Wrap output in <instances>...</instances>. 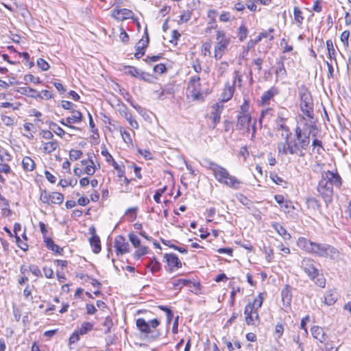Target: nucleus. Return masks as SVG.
I'll return each mask as SVG.
<instances>
[{
  "label": "nucleus",
  "mask_w": 351,
  "mask_h": 351,
  "mask_svg": "<svg viewBox=\"0 0 351 351\" xmlns=\"http://www.w3.org/2000/svg\"><path fill=\"white\" fill-rule=\"evenodd\" d=\"M298 245L306 252L319 257L335 260L339 255V250L332 245L314 242L304 237L298 239Z\"/></svg>",
  "instance_id": "obj_1"
},
{
  "label": "nucleus",
  "mask_w": 351,
  "mask_h": 351,
  "mask_svg": "<svg viewBox=\"0 0 351 351\" xmlns=\"http://www.w3.org/2000/svg\"><path fill=\"white\" fill-rule=\"evenodd\" d=\"M215 169L213 176L217 181L234 190L240 189L242 182L231 176L226 168L219 165Z\"/></svg>",
  "instance_id": "obj_2"
},
{
  "label": "nucleus",
  "mask_w": 351,
  "mask_h": 351,
  "mask_svg": "<svg viewBox=\"0 0 351 351\" xmlns=\"http://www.w3.org/2000/svg\"><path fill=\"white\" fill-rule=\"evenodd\" d=\"M299 97L301 111L312 121L311 120L314 119V105L310 91L306 87L302 86L299 89Z\"/></svg>",
  "instance_id": "obj_3"
},
{
  "label": "nucleus",
  "mask_w": 351,
  "mask_h": 351,
  "mask_svg": "<svg viewBox=\"0 0 351 351\" xmlns=\"http://www.w3.org/2000/svg\"><path fill=\"white\" fill-rule=\"evenodd\" d=\"M136 324L137 328L141 332L146 335L151 334L150 337L153 339H156L160 335L158 331L154 330V329L160 325V322L157 319H154L149 320V322H146L143 318H138L136 319Z\"/></svg>",
  "instance_id": "obj_4"
},
{
  "label": "nucleus",
  "mask_w": 351,
  "mask_h": 351,
  "mask_svg": "<svg viewBox=\"0 0 351 351\" xmlns=\"http://www.w3.org/2000/svg\"><path fill=\"white\" fill-rule=\"evenodd\" d=\"M217 43L215 46V58L216 60L220 59L225 50L230 43V38L226 36L223 30H218L216 35Z\"/></svg>",
  "instance_id": "obj_5"
},
{
  "label": "nucleus",
  "mask_w": 351,
  "mask_h": 351,
  "mask_svg": "<svg viewBox=\"0 0 351 351\" xmlns=\"http://www.w3.org/2000/svg\"><path fill=\"white\" fill-rule=\"evenodd\" d=\"M187 96L193 100L202 99L201 93L200 77L199 75L191 76L188 82Z\"/></svg>",
  "instance_id": "obj_6"
},
{
  "label": "nucleus",
  "mask_w": 351,
  "mask_h": 351,
  "mask_svg": "<svg viewBox=\"0 0 351 351\" xmlns=\"http://www.w3.org/2000/svg\"><path fill=\"white\" fill-rule=\"evenodd\" d=\"M317 190L323 196L325 202H330L332 200L333 188L326 177L319 181Z\"/></svg>",
  "instance_id": "obj_7"
},
{
  "label": "nucleus",
  "mask_w": 351,
  "mask_h": 351,
  "mask_svg": "<svg viewBox=\"0 0 351 351\" xmlns=\"http://www.w3.org/2000/svg\"><path fill=\"white\" fill-rule=\"evenodd\" d=\"M302 268L308 277L314 280L318 274V269L315 266V261L310 258L303 259L302 261Z\"/></svg>",
  "instance_id": "obj_8"
},
{
  "label": "nucleus",
  "mask_w": 351,
  "mask_h": 351,
  "mask_svg": "<svg viewBox=\"0 0 351 351\" xmlns=\"http://www.w3.org/2000/svg\"><path fill=\"white\" fill-rule=\"evenodd\" d=\"M252 121V117L248 113H241L237 117V130H247L250 131V125Z\"/></svg>",
  "instance_id": "obj_9"
},
{
  "label": "nucleus",
  "mask_w": 351,
  "mask_h": 351,
  "mask_svg": "<svg viewBox=\"0 0 351 351\" xmlns=\"http://www.w3.org/2000/svg\"><path fill=\"white\" fill-rule=\"evenodd\" d=\"M244 313L245 315V321L248 325H256L258 321V313L257 310L253 309V306L246 305Z\"/></svg>",
  "instance_id": "obj_10"
},
{
  "label": "nucleus",
  "mask_w": 351,
  "mask_h": 351,
  "mask_svg": "<svg viewBox=\"0 0 351 351\" xmlns=\"http://www.w3.org/2000/svg\"><path fill=\"white\" fill-rule=\"evenodd\" d=\"M114 247L117 254H123L130 252V245L126 242L123 236H118L115 238Z\"/></svg>",
  "instance_id": "obj_11"
},
{
  "label": "nucleus",
  "mask_w": 351,
  "mask_h": 351,
  "mask_svg": "<svg viewBox=\"0 0 351 351\" xmlns=\"http://www.w3.org/2000/svg\"><path fill=\"white\" fill-rule=\"evenodd\" d=\"M306 126L309 128V132L308 135H305L304 137H302L301 138H298V145L299 148H301L302 149L306 150L310 143V137L309 134L312 132V130H314L315 128V125L314 121H311L309 124L305 123Z\"/></svg>",
  "instance_id": "obj_12"
},
{
  "label": "nucleus",
  "mask_w": 351,
  "mask_h": 351,
  "mask_svg": "<svg viewBox=\"0 0 351 351\" xmlns=\"http://www.w3.org/2000/svg\"><path fill=\"white\" fill-rule=\"evenodd\" d=\"M234 86L235 80L233 81L232 85H230L228 83L226 84L223 93L221 95V102H226L232 97L235 90Z\"/></svg>",
  "instance_id": "obj_13"
},
{
  "label": "nucleus",
  "mask_w": 351,
  "mask_h": 351,
  "mask_svg": "<svg viewBox=\"0 0 351 351\" xmlns=\"http://www.w3.org/2000/svg\"><path fill=\"white\" fill-rule=\"evenodd\" d=\"M326 179L331 183L332 186H335L339 188L342 184V180L341 176L337 173H334L330 171H328L326 173Z\"/></svg>",
  "instance_id": "obj_14"
},
{
  "label": "nucleus",
  "mask_w": 351,
  "mask_h": 351,
  "mask_svg": "<svg viewBox=\"0 0 351 351\" xmlns=\"http://www.w3.org/2000/svg\"><path fill=\"white\" fill-rule=\"evenodd\" d=\"M311 334L313 337L321 343H325L327 339V335L324 333L322 328L318 326H313L311 328Z\"/></svg>",
  "instance_id": "obj_15"
},
{
  "label": "nucleus",
  "mask_w": 351,
  "mask_h": 351,
  "mask_svg": "<svg viewBox=\"0 0 351 351\" xmlns=\"http://www.w3.org/2000/svg\"><path fill=\"white\" fill-rule=\"evenodd\" d=\"M165 258L170 267L171 271H172V267L180 268L182 267V263L176 254H165Z\"/></svg>",
  "instance_id": "obj_16"
},
{
  "label": "nucleus",
  "mask_w": 351,
  "mask_h": 351,
  "mask_svg": "<svg viewBox=\"0 0 351 351\" xmlns=\"http://www.w3.org/2000/svg\"><path fill=\"white\" fill-rule=\"evenodd\" d=\"M133 12L128 9L123 8L114 10L112 16L119 21H123L132 16Z\"/></svg>",
  "instance_id": "obj_17"
},
{
  "label": "nucleus",
  "mask_w": 351,
  "mask_h": 351,
  "mask_svg": "<svg viewBox=\"0 0 351 351\" xmlns=\"http://www.w3.org/2000/svg\"><path fill=\"white\" fill-rule=\"evenodd\" d=\"M281 297L283 305L286 307L289 306L291 302L292 293L290 286L287 285L281 291Z\"/></svg>",
  "instance_id": "obj_18"
},
{
  "label": "nucleus",
  "mask_w": 351,
  "mask_h": 351,
  "mask_svg": "<svg viewBox=\"0 0 351 351\" xmlns=\"http://www.w3.org/2000/svg\"><path fill=\"white\" fill-rule=\"evenodd\" d=\"M214 112L212 113V119L214 123V128L219 123L221 114L223 110V105L221 103H217L213 106Z\"/></svg>",
  "instance_id": "obj_19"
},
{
  "label": "nucleus",
  "mask_w": 351,
  "mask_h": 351,
  "mask_svg": "<svg viewBox=\"0 0 351 351\" xmlns=\"http://www.w3.org/2000/svg\"><path fill=\"white\" fill-rule=\"evenodd\" d=\"M338 293L335 289L328 290L324 296V303L328 306L333 305L338 299Z\"/></svg>",
  "instance_id": "obj_20"
},
{
  "label": "nucleus",
  "mask_w": 351,
  "mask_h": 351,
  "mask_svg": "<svg viewBox=\"0 0 351 351\" xmlns=\"http://www.w3.org/2000/svg\"><path fill=\"white\" fill-rule=\"evenodd\" d=\"M278 94V90L276 87H271L268 90L263 93L261 96V103L263 105L267 104L269 101L275 95Z\"/></svg>",
  "instance_id": "obj_21"
},
{
  "label": "nucleus",
  "mask_w": 351,
  "mask_h": 351,
  "mask_svg": "<svg viewBox=\"0 0 351 351\" xmlns=\"http://www.w3.org/2000/svg\"><path fill=\"white\" fill-rule=\"evenodd\" d=\"M291 132H287L286 134L285 140L287 143V147L289 149V154H295V153H298L299 150V147L298 143L295 141H290L289 136H291Z\"/></svg>",
  "instance_id": "obj_22"
},
{
  "label": "nucleus",
  "mask_w": 351,
  "mask_h": 351,
  "mask_svg": "<svg viewBox=\"0 0 351 351\" xmlns=\"http://www.w3.org/2000/svg\"><path fill=\"white\" fill-rule=\"evenodd\" d=\"M45 242L46 243L47 247L49 250L53 251L57 254L60 255L62 254L63 249L56 245L51 238H46L45 239Z\"/></svg>",
  "instance_id": "obj_23"
},
{
  "label": "nucleus",
  "mask_w": 351,
  "mask_h": 351,
  "mask_svg": "<svg viewBox=\"0 0 351 351\" xmlns=\"http://www.w3.org/2000/svg\"><path fill=\"white\" fill-rule=\"evenodd\" d=\"M43 145V149L44 152L47 154L52 153L59 147V143L56 140H52L49 142L44 143Z\"/></svg>",
  "instance_id": "obj_24"
},
{
  "label": "nucleus",
  "mask_w": 351,
  "mask_h": 351,
  "mask_svg": "<svg viewBox=\"0 0 351 351\" xmlns=\"http://www.w3.org/2000/svg\"><path fill=\"white\" fill-rule=\"evenodd\" d=\"M272 227L275 229V230L283 237L284 239L287 240L291 239V235L287 232V230L280 223H274L272 224Z\"/></svg>",
  "instance_id": "obj_25"
},
{
  "label": "nucleus",
  "mask_w": 351,
  "mask_h": 351,
  "mask_svg": "<svg viewBox=\"0 0 351 351\" xmlns=\"http://www.w3.org/2000/svg\"><path fill=\"white\" fill-rule=\"evenodd\" d=\"M72 115L68 117L66 119V123L69 124L80 123L82 120V114L78 110H73Z\"/></svg>",
  "instance_id": "obj_26"
},
{
  "label": "nucleus",
  "mask_w": 351,
  "mask_h": 351,
  "mask_svg": "<svg viewBox=\"0 0 351 351\" xmlns=\"http://www.w3.org/2000/svg\"><path fill=\"white\" fill-rule=\"evenodd\" d=\"M145 34L146 36V39L145 40L141 39L136 43V45L135 46L136 51H144L145 52V49L147 48V47L148 45L149 39V36H148L147 28L145 29Z\"/></svg>",
  "instance_id": "obj_27"
},
{
  "label": "nucleus",
  "mask_w": 351,
  "mask_h": 351,
  "mask_svg": "<svg viewBox=\"0 0 351 351\" xmlns=\"http://www.w3.org/2000/svg\"><path fill=\"white\" fill-rule=\"evenodd\" d=\"M191 282L190 280L186 279H177L173 278L171 281L172 288L178 290H180L184 286L187 285Z\"/></svg>",
  "instance_id": "obj_28"
},
{
  "label": "nucleus",
  "mask_w": 351,
  "mask_h": 351,
  "mask_svg": "<svg viewBox=\"0 0 351 351\" xmlns=\"http://www.w3.org/2000/svg\"><path fill=\"white\" fill-rule=\"evenodd\" d=\"M90 243L93 247V251L94 253H99L101 250V244H100V239L99 238V237L97 236H93L90 239Z\"/></svg>",
  "instance_id": "obj_29"
},
{
  "label": "nucleus",
  "mask_w": 351,
  "mask_h": 351,
  "mask_svg": "<svg viewBox=\"0 0 351 351\" xmlns=\"http://www.w3.org/2000/svg\"><path fill=\"white\" fill-rule=\"evenodd\" d=\"M50 204H60L64 200V195L58 192H53L50 194Z\"/></svg>",
  "instance_id": "obj_30"
},
{
  "label": "nucleus",
  "mask_w": 351,
  "mask_h": 351,
  "mask_svg": "<svg viewBox=\"0 0 351 351\" xmlns=\"http://www.w3.org/2000/svg\"><path fill=\"white\" fill-rule=\"evenodd\" d=\"M273 113L274 110L271 108H267L263 110L259 118L260 124H262L263 121H265L266 119L269 120L273 116Z\"/></svg>",
  "instance_id": "obj_31"
},
{
  "label": "nucleus",
  "mask_w": 351,
  "mask_h": 351,
  "mask_svg": "<svg viewBox=\"0 0 351 351\" xmlns=\"http://www.w3.org/2000/svg\"><path fill=\"white\" fill-rule=\"evenodd\" d=\"M23 167L26 171H33L35 167L34 161L29 157H25L22 161Z\"/></svg>",
  "instance_id": "obj_32"
},
{
  "label": "nucleus",
  "mask_w": 351,
  "mask_h": 351,
  "mask_svg": "<svg viewBox=\"0 0 351 351\" xmlns=\"http://www.w3.org/2000/svg\"><path fill=\"white\" fill-rule=\"evenodd\" d=\"M17 92L25 95L32 96L36 97L37 91L35 89L29 87H20L17 90Z\"/></svg>",
  "instance_id": "obj_33"
},
{
  "label": "nucleus",
  "mask_w": 351,
  "mask_h": 351,
  "mask_svg": "<svg viewBox=\"0 0 351 351\" xmlns=\"http://www.w3.org/2000/svg\"><path fill=\"white\" fill-rule=\"evenodd\" d=\"M147 267L150 268V270L152 273L157 272L160 269V263L156 260V258H153L147 264Z\"/></svg>",
  "instance_id": "obj_34"
},
{
  "label": "nucleus",
  "mask_w": 351,
  "mask_h": 351,
  "mask_svg": "<svg viewBox=\"0 0 351 351\" xmlns=\"http://www.w3.org/2000/svg\"><path fill=\"white\" fill-rule=\"evenodd\" d=\"M49 129L52 130L58 136H60V137H62L64 134H65V132L64 131V130L60 128V126H58L56 123L54 122H50L49 123Z\"/></svg>",
  "instance_id": "obj_35"
},
{
  "label": "nucleus",
  "mask_w": 351,
  "mask_h": 351,
  "mask_svg": "<svg viewBox=\"0 0 351 351\" xmlns=\"http://www.w3.org/2000/svg\"><path fill=\"white\" fill-rule=\"evenodd\" d=\"M138 209V207H132L127 209L125 215L128 216L130 221H133L136 219Z\"/></svg>",
  "instance_id": "obj_36"
},
{
  "label": "nucleus",
  "mask_w": 351,
  "mask_h": 351,
  "mask_svg": "<svg viewBox=\"0 0 351 351\" xmlns=\"http://www.w3.org/2000/svg\"><path fill=\"white\" fill-rule=\"evenodd\" d=\"M276 74L278 76H282V77H285L286 75L287 71H286L283 61L280 60V61L277 62Z\"/></svg>",
  "instance_id": "obj_37"
},
{
  "label": "nucleus",
  "mask_w": 351,
  "mask_h": 351,
  "mask_svg": "<svg viewBox=\"0 0 351 351\" xmlns=\"http://www.w3.org/2000/svg\"><path fill=\"white\" fill-rule=\"evenodd\" d=\"M139 69L132 66H125L123 71L125 73L136 77L138 75Z\"/></svg>",
  "instance_id": "obj_38"
},
{
  "label": "nucleus",
  "mask_w": 351,
  "mask_h": 351,
  "mask_svg": "<svg viewBox=\"0 0 351 351\" xmlns=\"http://www.w3.org/2000/svg\"><path fill=\"white\" fill-rule=\"evenodd\" d=\"M293 15L294 19L298 24H302L303 23L304 18L302 16V12L298 7L293 8Z\"/></svg>",
  "instance_id": "obj_39"
},
{
  "label": "nucleus",
  "mask_w": 351,
  "mask_h": 351,
  "mask_svg": "<svg viewBox=\"0 0 351 351\" xmlns=\"http://www.w3.org/2000/svg\"><path fill=\"white\" fill-rule=\"evenodd\" d=\"M263 302L262 293H260L254 300L253 303H248L247 305L253 306V309L257 310L261 308Z\"/></svg>",
  "instance_id": "obj_40"
},
{
  "label": "nucleus",
  "mask_w": 351,
  "mask_h": 351,
  "mask_svg": "<svg viewBox=\"0 0 351 351\" xmlns=\"http://www.w3.org/2000/svg\"><path fill=\"white\" fill-rule=\"evenodd\" d=\"M138 249L136 250V252L134 254V256L136 259L140 258L142 256L145 255L148 253L147 247L140 245V247H138Z\"/></svg>",
  "instance_id": "obj_41"
},
{
  "label": "nucleus",
  "mask_w": 351,
  "mask_h": 351,
  "mask_svg": "<svg viewBox=\"0 0 351 351\" xmlns=\"http://www.w3.org/2000/svg\"><path fill=\"white\" fill-rule=\"evenodd\" d=\"M136 77L147 82H152L153 80V77L152 75H150L148 73L142 71L141 70L139 71L138 75H137Z\"/></svg>",
  "instance_id": "obj_42"
},
{
  "label": "nucleus",
  "mask_w": 351,
  "mask_h": 351,
  "mask_svg": "<svg viewBox=\"0 0 351 351\" xmlns=\"http://www.w3.org/2000/svg\"><path fill=\"white\" fill-rule=\"evenodd\" d=\"M219 165L210 161V160L205 159L203 160V166L205 167L206 169L212 171L213 173H214V171H215V168L219 166Z\"/></svg>",
  "instance_id": "obj_43"
},
{
  "label": "nucleus",
  "mask_w": 351,
  "mask_h": 351,
  "mask_svg": "<svg viewBox=\"0 0 351 351\" xmlns=\"http://www.w3.org/2000/svg\"><path fill=\"white\" fill-rule=\"evenodd\" d=\"M93 325L90 322H84L80 328V335H84L93 329Z\"/></svg>",
  "instance_id": "obj_44"
},
{
  "label": "nucleus",
  "mask_w": 351,
  "mask_h": 351,
  "mask_svg": "<svg viewBox=\"0 0 351 351\" xmlns=\"http://www.w3.org/2000/svg\"><path fill=\"white\" fill-rule=\"evenodd\" d=\"M282 113H278V118L277 119V125L278 127V129H282L285 131L286 134L287 132H290L289 128L284 125L285 119L281 117L282 115Z\"/></svg>",
  "instance_id": "obj_45"
},
{
  "label": "nucleus",
  "mask_w": 351,
  "mask_h": 351,
  "mask_svg": "<svg viewBox=\"0 0 351 351\" xmlns=\"http://www.w3.org/2000/svg\"><path fill=\"white\" fill-rule=\"evenodd\" d=\"M278 154L287 155L289 154V149L287 147V143L286 141L281 142L278 144Z\"/></svg>",
  "instance_id": "obj_46"
},
{
  "label": "nucleus",
  "mask_w": 351,
  "mask_h": 351,
  "mask_svg": "<svg viewBox=\"0 0 351 351\" xmlns=\"http://www.w3.org/2000/svg\"><path fill=\"white\" fill-rule=\"evenodd\" d=\"M120 114L123 117L128 121L130 120L133 117L131 112L128 110V108L125 106H123L119 109Z\"/></svg>",
  "instance_id": "obj_47"
},
{
  "label": "nucleus",
  "mask_w": 351,
  "mask_h": 351,
  "mask_svg": "<svg viewBox=\"0 0 351 351\" xmlns=\"http://www.w3.org/2000/svg\"><path fill=\"white\" fill-rule=\"evenodd\" d=\"M248 30L244 25H241L239 29L238 37L240 41H243L247 36Z\"/></svg>",
  "instance_id": "obj_48"
},
{
  "label": "nucleus",
  "mask_w": 351,
  "mask_h": 351,
  "mask_svg": "<svg viewBox=\"0 0 351 351\" xmlns=\"http://www.w3.org/2000/svg\"><path fill=\"white\" fill-rule=\"evenodd\" d=\"M312 146L313 147L314 149H316V152L317 154H321V151L324 150L322 141L317 138H315L313 141Z\"/></svg>",
  "instance_id": "obj_49"
},
{
  "label": "nucleus",
  "mask_w": 351,
  "mask_h": 351,
  "mask_svg": "<svg viewBox=\"0 0 351 351\" xmlns=\"http://www.w3.org/2000/svg\"><path fill=\"white\" fill-rule=\"evenodd\" d=\"M130 241L132 243L134 247H140L141 241L139 238L133 233H130L128 236Z\"/></svg>",
  "instance_id": "obj_50"
},
{
  "label": "nucleus",
  "mask_w": 351,
  "mask_h": 351,
  "mask_svg": "<svg viewBox=\"0 0 351 351\" xmlns=\"http://www.w3.org/2000/svg\"><path fill=\"white\" fill-rule=\"evenodd\" d=\"M82 154L83 153L80 150L71 149L69 152V158L71 160H77Z\"/></svg>",
  "instance_id": "obj_51"
},
{
  "label": "nucleus",
  "mask_w": 351,
  "mask_h": 351,
  "mask_svg": "<svg viewBox=\"0 0 351 351\" xmlns=\"http://www.w3.org/2000/svg\"><path fill=\"white\" fill-rule=\"evenodd\" d=\"M317 285L319 287L324 288L326 285V279L323 276V275H320L319 273L317 276H315V278L313 280Z\"/></svg>",
  "instance_id": "obj_52"
},
{
  "label": "nucleus",
  "mask_w": 351,
  "mask_h": 351,
  "mask_svg": "<svg viewBox=\"0 0 351 351\" xmlns=\"http://www.w3.org/2000/svg\"><path fill=\"white\" fill-rule=\"evenodd\" d=\"M24 80L27 82H32L34 84H40L41 81L39 77H35L34 75L32 74H28L25 75Z\"/></svg>",
  "instance_id": "obj_53"
},
{
  "label": "nucleus",
  "mask_w": 351,
  "mask_h": 351,
  "mask_svg": "<svg viewBox=\"0 0 351 351\" xmlns=\"http://www.w3.org/2000/svg\"><path fill=\"white\" fill-rule=\"evenodd\" d=\"M167 186H164L162 189L156 190L154 195V199L157 203H160V197L166 191Z\"/></svg>",
  "instance_id": "obj_54"
},
{
  "label": "nucleus",
  "mask_w": 351,
  "mask_h": 351,
  "mask_svg": "<svg viewBox=\"0 0 351 351\" xmlns=\"http://www.w3.org/2000/svg\"><path fill=\"white\" fill-rule=\"evenodd\" d=\"M103 325L106 328L105 333H108L110 330L111 327L113 326L112 318L109 316L106 317L103 323Z\"/></svg>",
  "instance_id": "obj_55"
},
{
  "label": "nucleus",
  "mask_w": 351,
  "mask_h": 351,
  "mask_svg": "<svg viewBox=\"0 0 351 351\" xmlns=\"http://www.w3.org/2000/svg\"><path fill=\"white\" fill-rule=\"evenodd\" d=\"M1 121L4 125L7 126H11L14 125V119L7 115H2Z\"/></svg>",
  "instance_id": "obj_56"
},
{
  "label": "nucleus",
  "mask_w": 351,
  "mask_h": 351,
  "mask_svg": "<svg viewBox=\"0 0 351 351\" xmlns=\"http://www.w3.org/2000/svg\"><path fill=\"white\" fill-rule=\"evenodd\" d=\"M29 270L31 271L32 274H34L36 277H41L42 274L39 269V267L34 265H30L29 266Z\"/></svg>",
  "instance_id": "obj_57"
},
{
  "label": "nucleus",
  "mask_w": 351,
  "mask_h": 351,
  "mask_svg": "<svg viewBox=\"0 0 351 351\" xmlns=\"http://www.w3.org/2000/svg\"><path fill=\"white\" fill-rule=\"evenodd\" d=\"M90 164H88L87 166H86L84 172L89 176H92L95 173V170L94 167V162L92 160H90Z\"/></svg>",
  "instance_id": "obj_58"
},
{
  "label": "nucleus",
  "mask_w": 351,
  "mask_h": 351,
  "mask_svg": "<svg viewBox=\"0 0 351 351\" xmlns=\"http://www.w3.org/2000/svg\"><path fill=\"white\" fill-rule=\"evenodd\" d=\"M37 65L43 71H47L49 69V64L43 58H38L37 60Z\"/></svg>",
  "instance_id": "obj_59"
},
{
  "label": "nucleus",
  "mask_w": 351,
  "mask_h": 351,
  "mask_svg": "<svg viewBox=\"0 0 351 351\" xmlns=\"http://www.w3.org/2000/svg\"><path fill=\"white\" fill-rule=\"evenodd\" d=\"M121 136H122V138L124 141V142H125L126 143H132V136L129 132L125 131V130L122 131L121 130Z\"/></svg>",
  "instance_id": "obj_60"
},
{
  "label": "nucleus",
  "mask_w": 351,
  "mask_h": 351,
  "mask_svg": "<svg viewBox=\"0 0 351 351\" xmlns=\"http://www.w3.org/2000/svg\"><path fill=\"white\" fill-rule=\"evenodd\" d=\"M282 208H284L285 209V212H290L291 210H294L295 208L293 204V202L290 200L286 199L284 202V204L281 206Z\"/></svg>",
  "instance_id": "obj_61"
},
{
  "label": "nucleus",
  "mask_w": 351,
  "mask_h": 351,
  "mask_svg": "<svg viewBox=\"0 0 351 351\" xmlns=\"http://www.w3.org/2000/svg\"><path fill=\"white\" fill-rule=\"evenodd\" d=\"M36 97L45 98L47 99H49L52 97V95L50 91L47 90H44L41 93L37 92Z\"/></svg>",
  "instance_id": "obj_62"
},
{
  "label": "nucleus",
  "mask_w": 351,
  "mask_h": 351,
  "mask_svg": "<svg viewBox=\"0 0 351 351\" xmlns=\"http://www.w3.org/2000/svg\"><path fill=\"white\" fill-rule=\"evenodd\" d=\"M166 70L167 68L164 64H158L154 67V71L158 74H162L165 73Z\"/></svg>",
  "instance_id": "obj_63"
},
{
  "label": "nucleus",
  "mask_w": 351,
  "mask_h": 351,
  "mask_svg": "<svg viewBox=\"0 0 351 351\" xmlns=\"http://www.w3.org/2000/svg\"><path fill=\"white\" fill-rule=\"evenodd\" d=\"M112 165L117 171L118 177L121 178L124 176L123 170L121 169V166L115 160H113V162H112Z\"/></svg>",
  "instance_id": "obj_64"
}]
</instances>
